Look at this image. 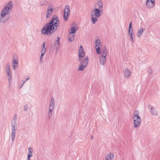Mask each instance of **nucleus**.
<instances>
[{
	"label": "nucleus",
	"instance_id": "47",
	"mask_svg": "<svg viewBox=\"0 0 160 160\" xmlns=\"http://www.w3.org/2000/svg\"><path fill=\"white\" fill-rule=\"evenodd\" d=\"M93 136H91V139H93Z\"/></svg>",
	"mask_w": 160,
	"mask_h": 160
},
{
	"label": "nucleus",
	"instance_id": "4",
	"mask_svg": "<svg viewBox=\"0 0 160 160\" xmlns=\"http://www.w3.org/2000/svg\"><path fill=\"white\" fill-rule=\"evenodd\" d=\"M55 103L54 98L53 97H52L49 107V111L48 115V118L51 117L52 116V113L55 107Z\"/></svg>",
	"mask_w": 160,
	"mask_h": 160
},
{
	"label": "nucleus",
	"instance_id": "14",
	"mask_svg": "<svg viewBox=\"0 0 160 160\" xmlns=\"http://www.w3.org/2000/svg\"><path fill=\"white\" fill-rule=\"evenodd\" d=\"M150 113L152 115L158 116V113L156 110L153 108L152 107L150 108Z\"/></svg>",
	"mask_w": 160,
	"mask_h": 160
},
{
	"label": "nucleus",
	"instance_id": "15",
	"mask_svg": "<svg viewBox=\"0 0 160 160\" xmlns=\"http://www.w3.org/2000/svg\"><path fill=\"white\" fill-rule=\"evenodd\" d=\"M131 74V72L128 69H126L125 70L124 74L127 78H128L130 77Z\"/></svg>",
	"mask_w": 160,
	"mask_h": 160
},
{
	"label": "nucleus",
	"instance_id": "30",
	"mask_svg": "<svg viewBox=\"0 0 160 160\" xmlns=\"http://www.w3.org/2000/svg\"><path fill=\"white\" fill-rule=\"evenodd\" d=\"M12 59V60H15V59L18 60V55L16 54H14L13 56Z\"/></svg>",
	"mask_w": 160,
	"mask_h": 160
},
{
	"label": "nucleus",
	"instance_id": "45",
	"mask_svg": "<svg viewBox=\"0 0 160 160\" xmlns=\"http://www.w3.org/2000/svg\"><path fill=\"white\" fill-rule=\"evenodd\" d=\"M44 54V53H41V56H43Z\"/></svg>",
	"mask_w": 160,
	"mask_h": 160
},
{
	"label": "nucleus",
	"instance_id": "41",
	"mask_svg": "<svg viewBox=\"0 0 160 160\" xmlns=\"http://www.w3.org/2000/svg\"><path fill=\"white\" fill-rule=\"evenodd\" d=\"M43 57V56L41 55L40 58V60L41 61H42V58Z\"/></svg>",
	"mask_w": 160,
	"mask_h": 160
},
{
	"label": "nucleus",
	"instance_id": "11",
	"mask_svg": "<svg viewBox=\"0 0 160 160\" xmlns=\"http://www.w3.org/2000/svg\"><path fill=\"white\" fill-rule=\"evenodd\" d=\"M94 7L95 8H98V9H99L100 10H101L102 12L103 4L101 1H98L95 5Z\"/></svg>",
	"mask_w": 160,
	"mask_h": 160
},
{
	"label": "nucleus",
	"instance_id": "20",
	"mask_svg": "<svg viewBox=\"0 0 160 160\" xmlns=\"http://www.w3.org/2000/svg\"><path fill=\"white\" fill-rule=\"evenodd\" d=\"M95 48L97 47H101V41L99 39H96L95 42Z\"/></svg>",
	"mask_w": 160,
	"mask_h": 160
},
{
	"label": "nucleus",
	"instance_id": "25",
	"mask_svg": "<svg viewBox=\"0 0 160 160\" xmlns=\"http://www.w3.org/2000/svg\"><path fill=\"white\" fill-rule=\"evenodd\" d=\"M16 132H12L11 133V139L12 141L13 142L14 141L15 138V133Z\"/></svg>",
	"mask_w": 160,
	"mask_h": 160
},
{
	"label": "nucleus",
	"instance_id": "43",
	"mask_svg": "<svg viewBox=\"0 0 160 160\" xmlns=\"http://www.w3.org/2000/svg\"><path fill=\"white\" fill-rule=\"evenodd\" d=\"M29 79H30V78H29H29H27L26 79V81H27V80H29Z\"/></svg>",
	"mask_w": 160,
	"mask_h": 160
},
{
	"label": "nucleus",
	"instance_id": "35",
	"mask_svg": "<svg viewBox=\"0 0 160 160\" xmlns=\"http://www.w3.org/2000/svg\"><path fill=\"white\" fill-rule=\"evenodd\" d=\"M28 150L29 152L30 153H32V151H33V149L31 147H29L28 148Z\"/></svg>",
	"mask_w": 160,
	"mask_h": 160
},
{
	"label": "nucleus",
	"instance_id": "2",
	"mask_svg": "<svg viewBox=\"0 0 160 160\" xmlns=\"http://www.w3.org/2000/svg\"><path fill=\"white\" fill-rule=\"evenodd\" d=\"M13 6V3L11 2H9L1 12L0 15V22L5 23L8 20V17L7 15L11 12Z\"/></svg>",
	"mask_w": 160,
	"mask_h": 160
},
{
	"label": "nucleus",
	"instance_id": "13",
	"mask_svg": "<svg viewBox=\"0 0 160 160\" xmlns=\"http://www.w3.org/2000/svg\"><path fill=\"white\" fill-rule=\"evenodd\" d=\"M128 35H129V37H130L131 41L132 42H134L135 41V36L134 34V33L133 31H130V30H128Z\"/></svg>",
	"mask_w": 160,
	"mask_h": 160
},
{
	"label": "nucleus",
	"instance_id": "48",
	"mask_svg": "<svg viewBox=\"0 0 160 160\" xmlns=\"http://www.w3.org/2000/svg\"><path fill=\"white\" fill-rule=\"evenodd\" d=\"M30 158H28L27 160H30Z\"/></svg>",
	"mask_w": 160,
	"mask_h": 160
},
{
	"label": "nucleus",
	"instance_id": "46",
	"mask_svg": "<svg viewBox=\"0 0 160 160\" xmlns=\"http://www.w3.org/2000/svg\"><path fill=\"white\" fill-rule=\"evenodd\" d=\"M151 3L150 2V1H149V3H148V5H151Z\"/></svg>",
	"mask_w": 160,
	"mask_h": 160
},
{
	"label": "nucleus",
	"instance_id": "5",
	"mask_svg": "<svg viewBox=\"0 0 160 160\" xmlns=\"http://www.w3.org/2000/svg\"><path fill=\"white\" fill-rule=\"evenodd\" d=\"M107 52L106 48H104L102 53V55L99 56V59L100 63L102 65H103L106 61V56L107 54Z\"/></svg>",
	"mask_w": 160,
	"mask_h": 160
},
{
	"label": "nucleus",
	"instance_id": "42",
	"mask_svg": "<svg viewBox=\"0 0 160 160\" xmlns=\"http://www.w3.org/2000/svg\"><path fill=\"white\" fill-rule=\"evenodd\" d=\"M26 81V80H25V81L23 82V83L22 84V85L21 86V87L20 88H21L22 86L23 85L24 83H25Z\"/></svg>",
	"mask_w": 160,
	"mask_h": 160
},
{
	"label": "nucleus",
	"instance_id": "26",
	"mask_svg": "<svg viewBox=\"0 0 160 160\" xmlns=\"http://www.w3.org/2000/svg\"><path fill=\"white\" fill-rule=\"evenodd\" d=\"M55 48H56L57 50H58V48H59L60 46V42H55Z\"/></svg>",
	"mask_w": 160,
	"mask_h": 160
},
{
	"label": "nucleus",
	"instance_id": "7",
	"mask_svg": "<svg viewBox=\"0 0 160 160\" xmlns=\"http://www.w3.org/2000/svg\"><path fill=\"white\" fill-rule=\"evenodd\" d=\"M64 18L66 21H67L68 17L69 14L70 13L69 6L67 5L64 9Z\"/></svg>",
	"mask_w": 160,
	"mask_h": 160
},
{
	"label": "nucleus",
	"instance_id": "38",
	"mask_svg": "<svg viewBox=\"0 0 160 160\" xmlns=\"http://www.w3.org/2000/svg\"><path fill=\"white\" fill-rule=\"evenodd\" d=\"M60 38L59 37H58L57 38V40L56 42H60Z\"/></svg>",
	"mask_w": 160,
	"mask_h": 160
},
{
	"label": "nucleus",
	"instance_id": "16",
	"mask_svg": "<svg viewBox=\"0 0 160 160\" xmlns=\"http://www.w3.org/2000/svg\"><path fill=\"white\" fill-rule=\"evenodd\" d=\"M145 28H141L140 29L138 30V37L139 38L142 35L144 31L145 30Z\"/></svg>",
	"mask_w": 160,
	"mask_h": 160
},
{
	"label": "nucleus",
	"instance_id": "24",
	"mask_svg": "<svg viewBox=\"0 0 160 160\" xmlns=\"http://www.w3.org/2000/svg\"><path fill=\"white\" fill-rule=\"evenodd\" d=\"M48 3V2L45 0H42L40 3V4L41 5H47Z\"/></svg>",
	"mask_w": 160,
	"mask_h": 160
},
{
	"label": "nucleus",
	"instance_id": "18",
	"mask_svg": "<svg viewBox=\"0 0 160 160\" xmlns=\"http://www.w3.org/2000/svg\"><path fill=\"white\" fill-rule=\"evenodd\" d=\"M73 34L70 33L68 36V41L69 42L73 41L74 39V36Z\"/></svg>",
	"mask_w": 160,
	"mask_h": 160
},
{
	"label": "nucleus",
	"instance_id": "10",
	"mask_svg": "<svg viewBox=\"0 0 160 160\" xmlns=\"http://www.w3.org/2000/svg\"><path fill=\"white\" fill-rule=\"evenodd\" d=\"M79 60V61H81L82 58L84 57L85 53L84 52L83 48L82 46H81L78 52Z\"/></svg>",
	"mask_w": 160,
	"mask_h": 160
},
{
	"label": "nucleus",
	"instance_id": "6",
	"mask_svg": "<svg viewBox=\"0 0 160 160\" xmlns=\"http://www.w3.org/2000/svg\"><path fill=\"white\" fill-rule=\"evenodd\" d=\"M80 66L78 69V71H83L85 67L88 64V57L84 59L83 60L80 61Z\"/></svg>",
	"mask_w": 160,
	"mask_h": 160
},
{
	"label": "nucleus",
	"instance_id": "23",
	"mask_svg": "<svg viewBox=\"0 0 160 160\" xmlns=\"http://www.w3.org/2000/svg\"><path fill=\"white\" fill-rule=\"evenodd\" d=\"M76 31L75 27H72V28H70V33L71 34H73L75 33Z\"/></svg>",
	"mask_w": 160,
	"mask_h": 160
},
{
	"label": "nucleus",
	"instance_id": "28",
	"mask_svg": "<svg viewBox=\"0 0 160 160\" xmlns=\"http://www.w3.org/2000/svg\"><path fill=\"white\" fill-rule=\"evenodd\" d=\"M96 50V52L98 54L100 53V48L99 47L95 48Z\"/></svg>",
	"mask_w": 160,
	"mask_h": 160
},
{
	"label": "nucleus",
	"instance_id": "40",
	"mask_svg": "<svg viewBox=\"0 0 160 160\" xmlns=\"http://www.w3.org/2000/svg\"><path fill=\"white\" fill-rule=\"evenodd\" d=\"M45 42H44L43 44V46L42 48H46L45 47Z\"/></svg>",
	"mask_w": 160,
	"mask_h": 160
},
{
	"label": "nucleus",
	"instance_id": "36",
	"mask_svg": "<svg viewBox=\"0 0 160 160\" xmlns=\"http://www.w3.org/2000/svg\"><path fill=\"white\" fill-rule=\"evenodd\" d=\"M148 72L149 74H151L152 73V70L151 69L149 68L148 70Z\"/></svg>",
	"mask_w": 160,
	"mask_h": 160
},
{
	"label": "nucleus",
	"instance_id": "19",
	"mask_svg": "<svg viewBox=\"0 0 160 160\" xmlns=\"http://www.w3.org/2000/svg\"><path fill=\"white\" fill-rule=\"evenodd\" d=\"M11 127L12 128H17V121L16 119H14L12 121Z\"/></svg>",
	"mask_w": 160,
	"mask_h": 160
},
{
	"label": "nucleus",
	"instance_id": "9",
	"mask_svg": "<svg viewBox=\"0 0 160 160\" xmlns=\"http://www.w3.org/2000/svg\"><path fill=\"white\" fill-rule=\"evenodd\" d=\"M53 10V8L51 6H49L48 7L46 12V18H48L50 17Z\"/></svg>",
	"mask_w": 160,
	"mask_h": 160
},
{
	"label": "nucleus",
	"instance_id": "8",
	"mask_svg": "<svg viewBox=\"0 0 160 160\" xmlns=\"http://www.w3.org/2000/svg\"><path fill=\"white\" fill-rule=\"evenodd\" d=\"M134 121V125L135 128L138 127L140 125L141 122V119L140 118H133Z\"/></svg>",
	"mask_w": 160,
	"mask_h": 160
},
{
	"label": "nucleus",
	"instance_id": "31",
	"mask_svg": "<svg viewBox=\"0 0 160 160\" xmlns=\"http://www.w3.org/2000/svg\"><path fill=\"white\" fill-rule=\"evenodd\" d=\"M28 106L27 104H25L24 106V110L25 111H26L28 110Z\"/></svg>",
	"mask_w": 160,
	"mask_h": 160
},
{
	"label": "nucleus",
	"instance_id": "29",
	"mask_svg": "<svg viewBox=\"0 0 160 160\" xmlns=\"http://www.w3.org/2000/svg\"><path fill=\"white\" fill-rule=\"evenodd\" d=\"M128 30H130V31L131 32V31H133V29L132 28V22H131L129 24V29Z\"/></svg>",
	"mask_w": 160,
	"mask_h": 160
},
{
	"label": "nucleus",
	"instance_id": "12",
	"mask_svg": "<svg viewBox=\"0 0 160 160\" xmlns=\"http://www.w3.org/2000/svg\"><path fill=\"white\" fill-rule=\"evenodd\" d=\"M154 5V0H147L146 2V5L148 8H152Z\"/></svg>",
	"mask_w": 160,
	"mask_h": 160
},
{
	"label": "nucleus",
	"instance_id": "34",
	"mask_svg": "<svg viewBox=\"0 0 160 160\" xmlns=\"http://www.w3.org/2000/svg\"><path fill=\"white\" fill-rule=\"evenodd\" d=\"M17 130V128H12V132H16Z\"/></svg>",
	"mask_w": 160,
	"mask_h": 160
},
{
	"label": "nucleus",
	"instance_id": "3",
	"mask_svg": "<svg viewBox=\"0 0 160 160\" xmlns=\"http://www.w3.org/2000/svg\"><path fill=\"white\" fill-rule=\"evenodd\" d=\"M101 10L96 8H95V9L91 11V14L93 23L95 24L98 21V18L101 16Z\"/></svg>",
	"mask_w": 160,
	"mask_h": 160
},
{
	"label": "nucleus",
	"instance_id": "39",
	"mask_svg": "<svg viewBox=\"0 0 160 160\" xmlns=\"http://www.w3.org/2000/svg\"><path fill=\"white\" fill-rule=\"evenodd\" d=\"M8 79H12V76L11 74L8 75Z\"/></svg>",
	"mask_w": 160,
	"mask_h": 160
},
{
	"label": "nucleus",
	"instance_id": "1",
	"mask_svg": "<svg viewBox=\"0 0 160 160\" xmlns=\"http://www.w3.org/2000/svg\"><path fill=\"white\" fill-rule=\"evenodd\" d=\"M59 23L58 17L53 16L50 22L46 24L42 28L41 33L45 35H51L57 29Z\"/></svg>",
	"mask_w": 160,
	"mask_h": 160
},
{
	"label": "nucleus",
	"instance_id": "22",
	"mask_svg": "<svg viewBox=\"0 0 160 160\" xmlns=\"http://www.w3.org/2000/svg\"><path fill=\"white\" fill-rule=\"evenodd\" d=\"M139 113V112L138 111L136 110L135 111L134 113V116L133 118L135 117L136 118H140V117L138 116Z\"/></svg>",
	"mask_w": 160,
	"mask_h": 160
},
{
	"label": "nucleus",
	"instance_id": "33",
	"mask_svg": "<svg viewBox=\"0 0 160 160\" xmlns=\"http://www.w3.org/2000/svg\"><path fill=\"white\" fill-rule=\"evenodd\" d=\"M46 51V48H42L41 50V53L44 54Z\"/></svg>",
	"mask_w": 160,
	"mask_h": 160
},
{
	"label": "nucleus",
	"instance_id": "27",
	"mask_svg": "<svg viewBox=\"0 0 160 160\" xmlns=\"http://www.w3.org/2000/svg\"><path fill=\"white\" fill-rule=\"evenodd\" d=\"M12 67L13 69L15 70L16 69V68L18 67V63L15 64L14 63H12Z\"/></svg>",
	"mask_w": 160,
	"mask_h": 160
},
{
	"label": "nucleus",
	"instance_id": "17",
	"mask_svg": "<svg viewBox=\"0 0 160 160\" xmlns=\"http://www.w3.org/2000/svg\"><path fill=\"white\" fill-rule=\"evenodd\" d=\"M5 71L7 73V75L11 74L10 68V65L9 64L7 65V67L5 68Z\"/></svg>",
	"mask_w": 160,
	"mask_h": 160
},
{
	"label": "nucleus",
	"instance_id": "32",
	"mask_svg": "<svg viewBox=\"0 0 160 160\" xmlns=\"http://www.w3.org/2000/svg\"><path fill=\"white\" fill-rule=\"evenodd\" d=\"M18 60L17 59L15 60H12V63H15V64H17L18 63Z\"/></svg>",
	"mask_w": 160,
	"mask_h": 160
},
{
	"label": "nucleus",
	"instance_id": "21",
	"mask_svg": "<svg viewBox=\"0 0 160 160\" xmlns=\"http://www.w3.org/2000/svg\"><path fill=\"white\" fill-rule=\"evenodd\" d=\"M114 155L112 153L109 154L108 156L106 157L105 159L106 160H109L112 159Z\"/></svg>",
	"mask_w": 160,
	"mask_h": 160
},
{
	"label": "nucleus",
	"instance_id": "44",
	"mask_svg": "<svg viewBox=\"0 0 160 160\" xmlns=\"http://www.w3.org/2000/svg\"><path fill=\"white\" fill-rule=\"evenodd\" d=\"M8 81L10 83V82L12 81V79H8Z\"/></svg>",
	"mask_w": 160,
	"mask_h": 160
},
{
	"label": "nucleus",
	"instance_id": "37",
	"mask_svg": "<svg viewBox=\"0 0 160 160\" xmlns=\"http://www.w3.org/2000/svg\"><path fill=\"white\" fill-rule=\"evenodd\" d=\"M32 154L30 153V154H29V153H28V158H30V157H32Z\"/></svg>",
	"mask_w": 160,
	"mask_h": 160
}]
</instances>
